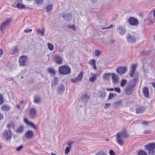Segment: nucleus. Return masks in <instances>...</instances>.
Listing matches in <instances>:
<instances>
[{
    "mask_svg": "<svg viewBox=\"0 0 155 155\" xmlns=\"http://www.w3.org/2000/svg\"><path fill=\"white\" fill-rule=\"evenodd\" d=\"M129 136L126 131H122L118 133L116 135V141L121 146H122L124 143V139L128 138Z\"/></svg>",
    "mask_w": 155,
    "mask_h": 155,
    "instance_id": "nucleus-1",
    "label": "nucleus"
},
{
    "mask_svg": "<svg viewBox=\"0 0 155 155\" xmlns=\"http://www.w3.org/2000/svg\"><path fill=\"white\" fill-rule=\"evenodd\" d=\"M59 72L63 75H68L71 72V68L68 66L62 65L58 68Z\"/></svg>",
    "mask_w": 155,
    "mask_h": 155,
    "instance_id": "nucleus-2",
    "label": "nucleus"
},
{
    "mask_svg": "<svg viewBox=\"0 0 155 155\" xmlns=\"http://www.w3.org/2000/svg\"><path fill=\"white\" fill-rule=\"evenodd\" d=\"M145 149L148 151L149 155H154L153 152L155 149V143H150L145 146Z\"/></svg>",
    "mask_w": 155,
    "mask_h": 155,
    "instance_id": "nucleus-3",
    "label": "nucleus"
},
{
    "mask_svg": "<svg viewBox=\"0 0 155 155\" xmlns=\"http://www.w3.org/2000/svg\"><path fill=\"white\" fill-rule=\"evenodd\" d=\"M12 19L11 18H9L6 19L1 24L0 28V30L3 31V30H5L6 27L12 21Z\"/></svg>",
    "mask_w": 155,
    "mask_h": 155,
    "instance_id": "nucleus-4",
    "label": "nucleus"
},
{
    "mask_svg": "<svg viewBox=\"0 0 155 155\" xmlns=\"http://www.w3.org/2000/svg\"><path fill=\"white\" fill-rule=\"evenodd\" d=\"M3 137L6 140L9 141L12 137V133L11 130L9 129L8 130H5L3 134Z\"/></svg>",
    "mask_w": 155,
    "mask_h": 155,
    "instance_id": "nucleus-5",
    "label": "nucleus"
},
{
    "mask_svg": "<svg viewBox=\"0 0 155 155\" xmlns=\"http://www.w3.org/2000/svg\"><path fill=\"white\" fill-rule=\"evenodd\" d=\"M27 60V57L25 55L21 56L19 58V63L21 66H25L26 65V62Z\"/></svg>",
    "mask_w": 155,
    "mask_h": 155,
    "instance_id": "nucleus-6",
    "label": "nucleus"
},
{
    "mask_svg": "<svg viewBox=\"0 0 155 155\" xmlns=\"http://www.w3.org/2000/svg\"><path fill=\"white\" fill-rule=\"evenodd\" d=\"M138 76H134V78L129 81L128 86L134 88L136 85L137 82L138 80Z\"/></svg>",
    "mask_w": 155,
    "mask_h": 155,
    "instance_id": "nucleus-7",
    "label": "nucleus"
},
{
    "mask_svg": "<svg viewBox=\"0 0 155 155\" xmlns=\"http://www.w3.org/2000/svg\"><path fill=\"white\" fill-rule=\"evenodd\" d=\"M84 75V72L81 71L78 76L75 78H72L71 81L74 83H76L81 81Z\"/></svg>",
    "mask_w": 155,
    "mask_h": 155,
    "instance_id": "nucleus-8",
    "label": "nucleus"
},
{
    "mask_svg": "<svg viewBox=\"0 0 155 155\" xmlns=\"http://www.w3.org/2000/svg\"><path fill=\"white\" fill-rule=\"evenodd\" d=\"M36 109L34 107L31 108L29 110V117L31 119H34L37 117Z\"/></svg>",
    "mask_w": 155,
    "mask_h": 155,
    "instance_id": "nucleus-9",
    "label": "nucleus"
},
{
    "mask_svg": "<svg viewBox=\"0 0 155 155\" xmlns=\"http://www.w3.org/2000/svg\"><path fill=\"white\" fill-rule=\"evenodd\" d=\"M117 30L118 33L121 35H124L126 33L125 28L122 25H118L117 27Z\"/></svg>",
    "mask_w": 155,
    "mask_h": 155,
    "instance_id": "nucleus-10",
    "label": "nucleus"
},
{
    "mask_svg": "<svg viewBox=\"0 0 155 155\" xmlns=\"http://www.w3.org/2000/svg\"><path fill=\"white\" fill-rule=\"evenodd\" d=\"M128 22L130 25L132 26H137L139 23L138 21L133 17H131L129 18Z\"/></svg>",
    "mask_w": 155,
    "mask_h": 155,
    "instance_id": "nucleus-11",
    "label": "nucleus"
},
{
    "mask_svg": "<svg viewBox=\"0 0 155 155\" xmlns=\"http://www.w3.org/2000/svg\"><path fill=\"white\" fill-rule=\"evenodd\" d=\"M34 136L33 132L31 130H29L25 134L24 137L26 139H31L33 138Z\"/></svg>",
    "mask_w": 155,
    "mask_h": 155,
    "instance_id": "nucleus-12",
    "label": "nucleus"
},
{
    "mask_svg": "<svg viewBox=\"0 0 155 155\" xmlns=\"http://www.w3.org/2000/svg\"><path fill=\"white\" fill-rule=\"evenodd\" d=\"M127 68L125 67H120L116 69L117 72L120 74H124L127 71Z\"/></svg>",
    "mask_w": 155,
    "mask_h": 155,
    "instance_id": "nucleus-13",
    "label": "nucleus"
},
{
    "mask_svg": "<svg viewBox=\"0 0 155 155\" xmlns=\"http://www.w3.org/2000/svg\"><path fill=\"white\" fill-rule=\"evenodd\" d=\"M111 78L113 83L114 84H117L119 83L120 78L119 76L115 73H112Z\"/></svg>",
    "mask_w": 155,
    "mask_h": 155,
    "instance_id": "nucleus-14",
    "label": "nucleus"
},
{
    "mask_svg": "<svg viewBox=\"0 0 155 155\" xmlns=\"http://www.w3.org/2000/svg\"><path fill=\"white\" fill-rule=\"evenodd\" d=\"M126 38L128 41L130 43H134L136 41L135 37L130 34H127Z\"/></svg>",
    "mask_w": 155,
    "mask_h": 155,
    "instance_id": "nucleus-15",
    "label": "nucleus"
},
{
    "mask_svg": "<svg viewBox=\"0 0 155 155\" xmlns=\"http://www.w3.org/2000/svg\"><path fill=\"white\" fill-rule=\"evenodd\" d=\"M62 17L65 21H69L71 20L72 18V16L71 14L70 13H67L63 14Z\"/></svg>",
    "mask_w": 155,
    "mask_h": 155,
    "instance_id": "nucleus-16",
    "label": "nucleus"
},
{
    "mask_svg": "<svg viewBox=\"0 0 155 155\" xmlns=\"http://www.w3.org/2000/svg\"><path fill=\"white\" fill-rule=\"evenodd\" d=\"M65 90V87L63 84H61L58 87L57 93L58 94H61Z\"/></svg>",
    "mask_w": 155,
    "mask_h": 155,
    "instance_id": "nucleus-17",
    "label": "nucleus"
},
{
    "mask_svg": "<svg viewBox=\"0 0 155 155\" xmlns=\"http://www.w3.org/2000/svg\"><path fill=\"white\" fill-rule=\"evenodd\" d=\"M24 120L25 123L27 125L31 126L35 130L37 129V127L35 124L32 122H30L27 119L25 118Z\"/></svg>",
    "mask_w": 155,
    "mask_h": 155,
    "instance_id": "nucleus-18",
    "label": "nucleus"
},
{
    "mask_svg": "<svg viewBox=\"0 0 155 155\" xmlns=\"http://www.w3.org/2000/svg\"><path fill=\"white\" fill-rule=\"evenodd\" d=\"M137 67V66L135 64H133L132 65L131 67V70L130 73V76L131 77H134L135 76H138L137 75H135V72L136 69Z\"/></svg>",
    "mask_w": 155,
    "mask_h": 155,
    "instance_id": "nucleus-19",
    "label": "nucleus"
},
{
    "mask_svg": "<svg viewBox=\"0 0 155 155\" xmlns=\"http://www.w3.org/2000/svg\"><path fill=\"white\" fill-rule=\"evenodd\" d=\"M54 61L60 65L62 63V59L60 56L55 55L54 57Z\"/></svg>",
    "mask_w": 155,
    "mask_h": 155,
    "instance_id": "nucleus-20",
    "label": "nucleus"
},
{
    "mask_svg": "<svg viewBox=\"0 0 155 155\" xmlns=\"http://www.w3.org/2000/svg\"><path fill=\"white\" fill-rule=\"evenodd\" d=\"M36 33L38 35L43 36L45 35V29L44 28H42L41 30L40 29L38 28L36 30Z\"/></svg>",
    "mask_w": 155,
    "mask_h": 155,
    "instance_id": "nucleus-21",
    "label": "nucleus"
},
{
    "mask_svg": "<svg viewBox=\"0 0 155 155\" xmlns=\"http://www.w3.org/2000/svg\"><path fill=\"white\" fill-rule=\"evenodd\" d=\"M11 106L10 105L4 104L2 105L1 108V110L4 111H8L11 109Z\"/></svg>",
    "mask_w": 155,
    "mask_h": 155,
    "instance_id": "nucleus-22",
    "label": "nucleus"
},
{
    "mask_svg": "<svg viewBox=\"0 0 155 155\" xmlns=\"http://www.w3.org/2000/svg\"><path fill=\"white\" fill-rule=\"evenodd\" d=\"M134 88H132V87L128 86L126 91V94L127 95L131 94L132 93Z\"/></svg>",
    "mask_w": 155,
    "mask_h": 155,
    "instance_id": "nucleus-23",
    "label": "nucleus"
},
{
    "mask_svg": "<svg viewBox=\"0 0 155 155\" xmlns=\"http://www.w3.org/2000/svg\"><path fill=\"white\" fill-rule=\"evenodd\" d=\"M112 73H106L103 75V78L104 80H107L110 79V76Z\"/></svg>",
    "mask_w": 155,
    "mask_h": 155,
    "instance_id": "nucleus-24",
    "label": "nucleus"
},
{
    "mask_svg": "<svg viewBox=\"0 0 155 155\" xmlns=\"http://www.w3.org/2000/svg\"><path fill=\"white\" fill-rule=\"evenodd\" d=\"M143 91L144 96L146 97H149V92L148 88L145 87L143 89Z\"/></svg>",
    "mask_w": 155,
    "mask_h": 155,
    "instance_id": "nucleus-25",
    "label": "nucleus"
},
{
    "mask_svg": "<svg viewBox=\"0 0 155 155\" xmlns=\"http://www.w3.org/2000/svg\"><path fill=\"white\" fill-rule=\"evenodd\" d=\"M41 97L38 96H35L34 97V102L35 103L38 104L41 101Z\"/></svg>",
    "mask_w": 155,
    "mask_h": 155,
    "instance_id": "nucleus-26",
    "label": "nucleus"
},
{
    "mask_svg": "<svg viewBox=\"0 0 155 155\" xmlns=\"http://www.w3.org/2000/svg\"><path fill=\"white\" fill-rule=\"evenodd\" d=\"M18 51V49L16 46H15L12 48L10 51V54H14L17 52Z\"/></svg>",
    "mask_w": 155,
    "mask_h": 155,
    "instance_id": "nucleus-27",
    "label": "nucleus"
},
{
    "mask_svg": "<svg viewBox=\"0 0 155 155\" xmlns=\"http://www.w3.org/2000/svg\"><path fill=\"white\" fill-rule=\"evenodd\" d=\"M97 77V74H94L93 76L89 78V81L91 83H93L96 80Z\"/></svg>",
    "mask_w": 155,
    "mask_h": 155,
    "instance_id": "nucleus-28",
    "label": "nucleus"
},
{
    "mask_svg": "<svg viewBox=\"0 0 155 155\" xmlns=\"http://www.w3.org/2000/svg\"><path fill=\"white\" fill-rule=\"evenodd\" d=\"M82 99L85 101H87L89 100V97L87 94H84L81 97Z\"/></svg>",
    "mask_w": 155,
    "mask_h": 155,
    "instance_id": "nucleus-29",
    "label": "nucleus"
},
{
    "mask_svg": "<svg viewBox=\"0 0 155 155\" xmlns=\"http://www.w3.org/2000/svg\"><path fill=\"white\" fill-rule=\"evenodd\" d=\"M25 5L22 3H19L17 5V8L18 9H25Z\"/></svg>",
    "mask_w": 155,
    "mask_h": 155,
    "instance_id": "nucleus-30",
    "label": "nucleus"
},
{
    "mask_svg": "<svg viewBox=\"0 0 155 155\" xmlns=\"http://www.w3.org/2000/svg\"><path fill=\"white\" fill-rule=\"evenodd\" d=\"M45 8L47 12H49L52 10V9L53 8V5L52 4L48 5Z\"/></svg>",
    "mask_w": 155,
    "mask_h": 155,
    "instance_id": "nucleus-31",
    "label": "nucleus"
},
{
    "mask_svg": "<svg viewBox=\"0 0 155 155\" xmlns=\"http://www.w3.org/2000/svg\"><path fill=\"white\" fill-rule=\"evenodd\" d=\"M24 130V127L23 126H20L17 130V133H22Z\"/></svg>",
    "mask_w": 155,
    "mask_h": 155,
    "instance_id": "nucleus-32",
    "label": "nucleus"
},
{
    "mask_svg": "<svg viewBox=\"0 0 155 155\" xmlns=\"http://www.w3.org/2000/svg\"><path fill=\"white\" fill-rule=\"evenodd\" d=\"M54 81L52 84V86L56 85L58 83V80L57 77H54Z\"/></svg>",
    "mask_w": 155,
    "mask_h": 155,
    "instance_id": "nucleus-33",
    "label": "nucleus"
},
{
    "mask_svg": "<svg viewBox=\"0 0 155 155\" xmlns=\"http://www.w3.org/2000/svg\"><path fill=\"white\" fill-rule=\"evenodd\" d=\"M99 96L102 98H104L106 96L105 92L104 91H100L99 92Z\"/></svg>",
    "mask_w": 155,
    "mask_h": 155,
    "instance_id": "nucleus-34",
    "label": "nucleus"
},
{
    "mask_svg": "<svg viewBox=\"0 0 155 155\" xmlns=\"http://www.w3.org/2000/svg\"><path fill=\"white\" fill-rule=\"evenodd\" d=\"M121 104V102L120 101H116L113 104L114 106L116 108L119 107Z\"/></svg>",
    "mask_w": 155,
    "mask_h": 155,
    "instance_id": "nucleus-35",
    "label": "nucleus"
},
{
    "mask_svg": "<svg viewBox=\"0 0 155 155\" xmlns=\"http://www.w3.org/2000/svg\"><path fill=\"white\" fill-rule=\"evenodd\" d=\"M145 110L143 108H139L136 109V113L137 114H140L143 113Z\"/></svg>",
    "mask_w": 155,
    "mask_h": 155,
    "instance_id": "nucleus-36",
    "label": "nucleus"
},
{
    "mask_svg": "<svg viewBox=\"0 0 155 155\" xmlns=\"http://www.w3.org/2000/svg\"><path fill=\"white\" fill-rule=\"evenodd\" d=\"M48 72L51 74H52L53 75L55 74V71L54 69L48 68Z\"/></svg>",
    "mask_w": 155,
    "mask_h": 155,
    "instance_id": "nucleus-37",
    "label": "nucleus"
},
{
    "mask_svg": "<svg viewBox=\"0 0 155 155\" xmlns=\"http://www.w3.org/2000/svg\"><path fill=\"white\" fill-rule=\"evenodd\" d=\"M88 63L91 65L93 66L96 64V61L94 59H92L88 61Z\"/></svg>",
    "mask_w": 155,
    "mask_h": 155,
    "instance_id": "nucleus-38",
    "label": "nucleus"
},
{
    "mask_svg": "<svg viewBox=\"0 0 155 155\" xmlns=\"http://www.w3.org/2000/svg\"><path fill=\"white\" fill-rule=\"evenodd\" d=\"M127 82V81L125 79H123L122 80L121 84L120 86L121 87H123L126 84Z\"/></svg>",
    "mask_w": 155,
    "mask_h": 155,
    "instance_id": "nucleus-39",
    "label": "nucleus"
},
{
    "mask_svg": "<svg viewBox=\"0 0 155 155\" xmlns=\"http://www.w3.org/2000/svg\"><path fill=\"white\" fill-rule=\"evenodd\" d=\"M48 47L49 49L51 51H52L54 49V46L52 44L50 43H48Z\"/></svg>",
    "mask_w": 155,
    "mask_h": 155,
    "instance_id": "nucleus-40",
    "label": "nucleus"
},
{
    "mask_svg": "<svg viewBox=\"0 0 155 155\" xmlns=\"http://www.w3.org/2000/svg\"><path fill=\"white\" fill-rule=\"evenodd\" d=\"M95 155H107V154L103 151H100L97 152Z\"/></svg>",
    "mask_w": 155,
    "mask_h": 155,
    "instance_id": "nucleus-41",
    "label": "nucleus"
},
{
    "mask_svg": "<svg viewBox=\"0 0 155 155\" xmlns=\"http://www.w3.org/2000/svg\"><path fill=\"white\" fill-rule=\"evenodd\" d=\"M67 26L68 27H69L71 29H72L74 31H76V27L74 26V25H71L70 24H68L67 25Z\"/></svg>",
    "mask_w": 155,
    "mask_h": 155,
    "instance_id": "nucleus-42",
    "label": "nucleus"
},
{
    "mask_svg": "<svg viewBox=\"0 0 155 155\" xmlns=\"http://www.w3.org/2000/svg\"><path fill=\"white\" fill-rule=\"evenodd\" d=\"M138 155H147V154L145 152L141 150L139 152Z\"/></svg>",
    "mask_w": 155,
    "mask_h": 155,
    "instance_id": "nucleus-43",
    "label": "nucleus"
},
{
    "mask_svg": "<svg viewBox=\"0 0 155 155\" xmlns=\"http://www.w3.org/2000/svg\"><path fill=\"white\" fill-rule=\"evenodd\" d=\"M94 54L96 56H99L100 55V52L98 50H96L94 52Z\"/></svg>",
    "mask_w": 155,
    "mask_h": 155,
    "instance_id": "nucleus-44",
    "label": "nucleus"
},
{
    "mask_svg": "<svg viewBox=\"0 0 155 155\" xmlns=\"http://www.w3.org/2000/svg\"><path fill=\"white\" fill-rule=\"evenodd\" d=\"M71 149L69 147H67L65 149V154H68L70 152Z\"/></svg>",
    "mask_w": 155,
    "mask_h": 155,
    "instance_id": "nucleus-45",
    "label": "nucleus"
},
{
    "mask_svg": "<svg viewBox=\"0 0 155 155\" xmlns=\"http://www.w3.org/2000/svg\"><path fill=\"white\" fill-rule=\"evenodd\" d=\"M35 1L38 4H41L43 1V0H35Z\"/></svg>",
    "mask_w": 155,
    "mask_h": 155,
    "instance_id": "nucleus-46",
    "label": "nucleus"
},
{
    "mask_svg": "<svg viewBox=\"0 0 155 155\" xmlns=\"http://www.w3.org/2000/svg\"><path fill=\"white\" fill-rule=\"evenodd\" d=\"M73 141H69L68 143V146L69 148H71L72 146L73 145Z\"/></svg>",
    "mask_w": 155,
    "mask_h": 155,
    "instance_id": "nucleus-47",
    "label": "nucleus"
},
{
    "mask_svg": "<svg viewBox=\"0 0 155 155\" xmlns=\"http://www.w3.org/2000/svg\"><path fill=\"white\" fill-rule=\"evenodd\" d=\"M3 102V99L2 95L0 94V105L2 104Z\"/></svg>",
    "mask_w": 155,
    "mask_h": 155,
    "instance_id": "nucleus-48",
    "label": "nucleus"
},
{
    "mask_svg": "<svg viewBox=\"0 0 155 155\" xmlns=\"http://www.w3.org/2000/svg\"><path fill=\"white\" fill-rule=\"evenodd\" d=\"M23 147L22 145H20L17 147L16 150L18 151H19L23 148Z\"/></svg>",
    "mask_w": 155,
    "mask_h": 155,
    "instance_id": "nucleus-49",
    "label": "nucleus"
},
{
    "mask_svg": "<svg viewBox=\"0 0 155 155\" xmlns=\"http://www.w3.org/2000/svg\"><path fill=\"white\" fill-rule=\"evenodd\" d=\"M114 90L116 92L119 93H120L121 92L120 89L119 88L115 87L114 88Z\"/></svg>",
    "mask_w": 155,
    "mask_h": 155,
    "instance_id": "nucleus-50",
    "label": "nucleus"
},
{
    "mask_svg": "<svg viewBox=\"0 0 155 155\" xmlns=\"http://www.w3.org/2000/svg\"><path fill=\"white\" fill-rule=\"evenodd\" d=\"M114 97V95L113 94L110 93L109 94V95L108 98V99H112Z\"/></svg>",
    "mask_w": 155,
    "mask_h": 155,
    "instance_id": "nucleus-51",
    "label": "nucleus"
},
{
    "mask_svg": "<svg viewBox=\"0 0 155 155\" xmlns=\"http://www.w3.org/2000/svg\"><path fill=\"white\" fill-rule=\"evenodd\" d=\"M113 25L112 24H111L110 26L107 27L102 28H101V29L104 30L107 29H108L110 28L113 27Z\"/></svg>",
    "mask_w": 155,
    "mask_h": 155,
    "instance_id": "nucleus-52",
    "label": "nucleus"
},
{
    "mask_svg": "<svg viewBox=\"0 0 155 155\" xmlns=\"http://www.w3.org/2000/svg\"><path fill=\"white\" fill-rule=\"evenodd\" d=\"M109 153L110 155H115L114 151L112 150H110Z\"/></svg>",
    "mask_w": 155,
    "mask_h": 155,
    "instance_id": "nucleus-53",
    "label": "nucleus"
},
{
    "mask_svg": "<svg viewBox=\"0 0 155 155\" xmlns=\"http://www.w3.org/2000/svg\"><path fill=\"white\" fill-rule=\"evenodd\" d=\"M111 104L110 103H106L105 104V106L104 107V108L105 109H107L108 107H109L110 106V105Z\"/></svg>",
    "mask_w": 155,
    "mask_h": 155,
    "instance_id": "nucleus-54",
    "label": "nucleus"
},
{
    "mask_svg": "<svg viewBox=\"0 0 155 155\" xmlns=\"http://www.w3.org/2000/svg\"><path fill=\"white\" fill-rule=\"evenodd\" d=\"M32 31L31 29H27L24 30V31L26 33L30 32Z\"/></svg>",
    "mask_w": 155,
    "mask_h": 155,
    "instance_id": "nucleus-55",
    "label": "nucleus"
},
{
    "mask_svg": "<svg viewBox=\"0 0 155 155\" xmlns=\"http://www.w3.org/2000/svg\"><path fill=\"white\" fill-rule=\"evenodd\" d=\"M149 123H150V122L145 121V122H142V124H144L145 125H148Z\"/></svg>",
    "mask_w": 155,
    "mask_h": 155,
    "instance_id": "nucleus-56",
    "label": "nucleus"
},
{
    "mask_svg": "<svg viewBox=\"0 0 155 155\" xmlns=\"http://www.w3.org/2000/svg\"><path fill=\"white\" fill-rule=\"evenodd\" d=\"M150 130H145L144 131L143 133L144 134H149L150 133Z\"/></svg>",
    "mask_w": 155,
    "mask_h": 155,
    "instance_id": "nucleus-57",
    "label": "nucleus"
},
{
    "mask_svg": "<svg viewBox=\"0 0 155 155\" xmlns=\"http://www.w3.org/2000/svg\"><path fill=\"white\" fill-rule=\"evenodd\" d=\"M3 115L1 113H0V120L2 119L3 118Z\"/></svg>",
    "mask_w": 155,
    "mask_h": 155,
    "instance_id": "nucleus-58",
    "label": "nucleus"
},
{
    "mask_svg": "<svg viewBox=\"0 0 155 155\" xmlns=\"http://www.w3.org/2000/svg\"><path fill=\"white\" fill-rule=\"evenodd\" d=\"M107 91H113L114 90L112 88H108L106 89Z\"/></svg>",
    "mask_w": 155,
    "mask_h": 155,
    "instance_id": "nucleus-59",
    "label": "nucleus"
},
{
    "mask_svg": "<svg viewBox=\"0 0 155 155\" xmlns=\"http://www.w3.org/2000/svg\"><path fill=\"white\" fill-rule=\"evenodd\" d=\"M3 52V50L0 49V57L2 55Z\"/></svg>",
    "mask_w": 155,
    "mask_h": 155,
    "instance_id": "nucleus-60",
    "label": "nucleus"
},
{
    "mask_svg": "<svg viewBox=\"0 0 155 155\" xmlns=\"http://www.w3.org/2000/svg\"><path fill=\"white\" fill-rule=\"evenodd\" d=\"M7 126L8 129H10L12 126V125L11 124H9L7 125Z\"/></svg>",
    "mask_w": 155,
    "mask_h": 155,
    "instance_id": "nucleus-61",
    "label": "nucleus"
},
{
    "mask_svg": "<svg viewBox=\"0 0 155 155\" xmlns=\"http://www.w3.org/2000/svg\"><path fill=\"white\" fill-rule=\"evenodd\" d=\"M93 66L94 67V68L95 70H96L97 69V67L96 64L95 65H94V66Z\"/></svg>",
    "mask_w": 155,
    "mask_h": 155,
    "instance_id": "nucleus-62",
    "label": "nucleus"
},
{
    "mask_svg": "<svg viewBox=\"0 0 155 155\" xmlns=\"http://www.w3.org/2000/svg\"><path fill=\"white\" fill-rule=\"evenodd\" d=\"M152 84L153 87H155V83H152Z\"/></svg>",
    "mask_w": 155,
    "mask_h": 155,
    "instance_id": "nucleus-63",
    "label": "nucleus"
},
{
    "mask_svg": "<svg viewBox=\"0 0 155 155\" xmlns=\"http://www.w3.org/2000/svg\"><path fill=\"white\" fill-rule=\"evenodd\" d=\"M153 15L154 16V17L155 18V10H154L153 11Z\"/></svg>",
    "mask_w": 155,
    "mask_h": 155,
    "instance_id": "nucleus-64",
    "label": "nucleus"
}]
</instances>
